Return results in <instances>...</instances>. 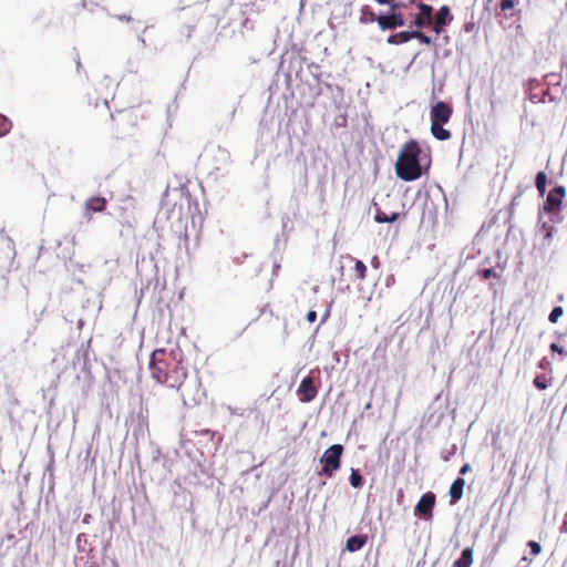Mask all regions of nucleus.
<instances>
[{"instance_id":"nucleus-11","label":"nucleus","mask_w":567,"mask_h":567,"mask_svg":"<svg viewBox=\"0 0 567 567\" xmlns=\"http://www.w3.org/2000/svg\"><path fill=\"white\" fill-rule=\"evenodd\" d=\"M106 204L107 202L104 197H91L85 202L84 208L87 212L101 213L105 210Z\"/></svg>"},{"instance_id":"nucleus-17","label":"nucleus","mask_w":567,"mask_h":567,"mask_svg":"<svg viewBox=\"0 0 567 567\" xmlns=\"http://www.w3.org/2000/svg\"><path fill=\"white\" fill-rule=\"evenodd\" d=\"M377 23L379 28L383 31L395 29L390 12L388 14H380L378 17Z\"/></svg>"},{"instance_id":"nucleus-13","label":"nucleus","mask_w":567,"mask_h":567,"mask_svg":"<svg viewBox=\"0 0 567 567\" xmlns=\"http://www.w3.org/2000/svg\"><path fill=\"white\" fill-rule=\"evenodd\" d=\"M473 564V548L466 547L462 550L461 557L456 559L452 567H471Z\"/></svg>"},{"instance_id":"nucleus-25","label":"nucleus","mask_w":567,"mask_h":567,"mask_svg":"<svg viewBox=\"0 0 567 567\" xmlns=\"http://www.w3.org/2000/svg\"><path fill=\"white\" fill-rule=\"evenodd\" d=\"M564 315V309L560 306L555 307L549 313L548 320L551 323H557L559 318Z\"/></svg>"},{"instance_id":"nucleus-21","label":"nucleus","mask_w":567,"mask_h":567,"mask_svg":"<svg viewBox=\"0 0 567 567\" xmlns=\"http://www.w3.org/2000/svg\"><path fill=\"white\" fill-rule=\"evenodd\" d=\"M350 484L354 488H359L363 484V477L359 473L358 470L351 468L350 477H349Z\"/></svg>"},{"instance_id":"nucleus-28","label":"nucleus","mask_w":567,"mask_h":567,"mask_svg":"<svg viewBox=\"0 0 567 567\" xmlns=\"http://www.w3.org/2000/svg\"><path fill=\"white\" fill-rule=\"evenodd\" d=\"M528 547L530 548V553L534 556L539 555L542 551V546L537 542H534V540L528 542Z\"/></svg>"},{"instance_id":"nucleus-34","label":"nucleus","mask_w":567,"mask_h":567,"mask_svg":"<svg viewBox=\"0 0 567 567\" xmlns=\"http://www.w3.org/2000/svg\"><path fill=\"white\" fill-rule=\"evenodd\" d=\"M372 266L375 268L379 267V258L377 256H374L372 259Z\"/></svg>"},{"instance_id":"nucleus-23","label":"nucleus","mask_w":567,"mask_h":567,"mask_svg":"<svg viewBox=\"0 0 567 567\" xmlns=\"http://www.w3.org/2000/svg\"><path fill=\"white\" fill-rule=\"evenodd\" d=\"M11 130V122L9 118L2 114H0V137L4 136Z\"/></svg>"},{"instance_id":"nucleus-26","label":"nucleus","mask_w":567,"mask_h":567,"mask_svg":"<svg viewBox=\"0 0 567 567\" xmlns=\"http://www.w3.org/2000/svg\"><path fill=\"white\" fill-rule=\"evenodd\" d=\"M533 383L539 390H545L548 386V382H547L546 378L543 375H537L534 379Z\"/></svg>"},{"instance_id":"nucleus-15","label":"nucleus","mask_w":567,"mask_h":567,"mask_svg":"<svg viewBox=\"0 0 567 567\" xmlns=\"http://www.w3.org/2000/svg\"><path fill=\"white\" fill-rule=\"evenodd\" d=\"M412 40V30L411 31H401L388 37L386 42L389 44H401Z\"/></svg>"},{"instance_id":"nucleus-1","label":"nucleus","mask_w":567,"mask_h":567,"mask_svg":"<svg viewBox=\"0 0 567 567\" xmlns=\"http://www.w3.org/2000/svg\"><path fill=\"white\" fill-rule=\"evenodd\" d=\"M148 368L153 380L176 390L181 389L188 375L181 352L165 349L153 351Z\"/></svg>"},{"instance_id":"nucleus-7","label":"nucleus","mask_w":567,"mask_h":567,"mask_svg":"<svg viewBox=\"0 0 567 567\" xmlns=\"http://www.w3.org/2000/svg\"><path fill=\"white\" fill-rule=\"evenodd\" d=\"M453 114V109L450 104L439 101L431 109V122L447 123Z\"/></svg>"},{"instance_id":"nucleus-14","label":"nucleus","mask_w":567,"mask_h":567,"mask_svg":"<svg viewBox=\"0 0 567 567\" xmlns=\"http://www.w3.org/2000/svg\"><path fill=\"white\" fill-rule=\"evenodd\" d=\"M431 133L439 141H446L451 138V132L443 127V123L431 122Z\"/></svg>"},{"instance_id":"nucleus-29","label":"nucleus","mask_w":567,"mask_h":567,"mask_svg":"<svg viewBox=\"0 0 567 567\" xmlns=\"http://www.w3.org/2000/svg\"><path fill=\"white\" fill-rule=\"evenodd\" d=\"M549 348L553 352L558 353L563 358H565L567 355V351L563 347L558 346L557 343H551Z\"/></svg>"},{"instance_id":"nucleus-2","label":"nucleus","mask_w":567,"mask_h":567,"mask_svg":"<svg viewBox=\"0 0 567 567\" xmlns=\"http://www.w3.org/2000/svg\"><path fill=\"white\" fill-rule=\"evenodd\" d=\"M421 152L422 150L415 140H410L402 145L395 163V173L400 179L412 182L422 176Z\"/></svg>"},{"instance_id":"nucleus-27","label":"nucleus","mask_w":567,"mask_h":567,"mask_svg":"<svg viewBox=\"0 0 567 567\" xmlns=\"http://www.w3.org/2000/svg\"><path fill=\"white\" fill-rule=\"evenodd\" d=\"M481 276L483 279H489L492 277L499 278V276L496 274V271L493 268H486L481 271Z\"/></svg>"},{"instance_id":"nucleus-36","label":"nucleus","mask_w":567,"mask_h":567,"mask_svg":"<svg viewBox=\"0 0 567 567\" xmlns=\"http://www.w3.org/2000/svg\"><path fill=\"white\" fill-rule=\"evenodd\" d=\"M545 237L548 238V239L551 237V229L550 228L547 230Z\"/></svg>"},{"instance_id":"nucleus-12","label":"nucleus","mask_w":567,"mask_h":567,"mask_svg":"<svg viewBox=\"0 0 567 567\" xmlns=\"http://www.w3.org/2000/svg\"><path fill=\"white\" fill-rule=\"evenodd\" d=\"M367 540H368L367 535L351 536L350 538H348L346 547L351 553L358 551L367 544Z\"/></svg>"},{"instance_id":"nucleus-37","label":"nucleus","mask_w":567,"mask_h":567,"mask_svg":"<svg viewBox=\"0 0 567 567\" xmlns=\"http://www.w3.org/2000/svg\"><path fill=\"white\" fill-rule=\"evenodd\" d=\"M120 20H126V21H130V18L128 17H120Z\"/></svg>"},{"instance_id":"nucleus-8","label":"nucleus","mask_w":567,"mask_h":567,"mask_svg":"<svg viewBox=\"0 0 567 567\" xmlns=\"http://www.w3.org/2000/svg\"><path fill=\"white\" fill-rule=\"evenodd\" d=\"M297 393L301 402L307 403L312 401L318 394V390L313 384V379L311 377L305 378L301 381Z\"/></svg>"},{"instance_id":"nucleus-22","label":"nucleus","mask_w":567,"mask_h":567,"mask_svg":"<svg viewBox=\"0 0 567 567\" xmlns=\"http://www.w3.org/2000/svg\"><path fill=\"white\" fill-rule=\"evenodd\" d=\"M390 14L392 17L395 29L404 27L406 24V21L402 12L390 11Z\"/></svg>"},{"instance_id":"nucleus-4","label":"nucleus","mask_w":567,"mask_h":567,"mask_svg":"<svg viewBox=\"0 0 567 567\" xmlns=\"http://www.w3.org/2000/svg\"><path fill=\"white\" fill-rule=\"evenodd\" d=\"M420 12L414 16L410 27H415L416 30L429 27L433 21V7L423 2L416 4Z\"/></svg>"},{"instance_id":"nucleus-9","label":"nucleus","mask_w":567,"mask_h":567,"mask_svg":"<svg viewBox=\"0 0 567 567\" xmlns=\"http://www.w3.org/2000/svg\"><path fill=\"white\" fill-rule=\"evenodd\" d=\"M453 20V16L451 13V10L449 6H442L435 17L433 22V31L436 34H440L443 31V28L449 24Z\"/></svg>"},{"instance_id":"nucleus-18","label":"nucleus","mask_w":567,"mask_h":567,"mask_svg":"<svg viewBox=\"0 0 567 567\" xmlns=\"http://www.w3.org/2000/svg\"><path fill=\"white\" fill-rule=\"evenodd\" d=\"M400 217V214L399 213H393L392 215H386L385 213H383L382 210L378 209L375 216H374V220L377 223H393L395 220H398Z\"/></svg>"},{"instance_id":"nucleus-5","label":"nucleus","mask_w":567,"mask_h":567,"mask_svg":"<svg viewBox=\"0 0 567 567\" xmlns=\"http://www.w3.org/2000/svg\"><path fill=\"white\" fill-rule=\"evenodd\" d=\"M565 196H566L565 186L559 185V186L554 187L549 192V194L546 198V202L544 204V210L546 213L559 210Z\"/></svg>"},{"instance_id":"nucleus-3","label":"nucleus","mask_w":567,"mask_h":567,"mask_svg":"<svg viewBox=\"0 0 567 567\" xmlns=\"http://www.w3.org/2000/svg\"><path fill=\"white\" fill-rule=\"evenodd\" d=\"M343 451L344 449L341 444H333L328 447L321 456L320 462L322 463V467L319 474L329 478L332 477L333 473L341 467V457Z\"/></svg>"},{"instance_id":"nucleus-10","label":"nucleus","mask_w":567,"mask_h":567,"mask_svg":"<svg viewBox=\"0 0 567 567\" xmlns=\"http://www.w3.org/2000/svg\"><path fill=\"white\" fill-rule=\"evenodd\" d=\"M464 486H465V481L461 477L454 480V482L451 484L449 494H450L452 504L458 502L462 498Z\"/></svg>"},{"instance_id":"nucleus-35","label":"nucleus","mask_w":567,"mask_h":567,"mask_svg":"<svg viewBox=\"0 0 567 567\" xmlns=\"http://www.w3.org/2000/svg\"><path fill=\"white\" fill-rule=\"evenodd\" d=\"M379 4H390L392 0H374Z\"/></svg>"},{"instance_id":"nucleus-30","label":"nucleus","mask_w":567,"mask_h":567,"mask_svg":"<svg viewBox=\"0 0 567 567\" xmlns=\"http://www.w3.org/2000/svg\"><path fill=\"white\" fill-rule=\"evenodd\" d=\"M515 6L514 0H502L499 8L502 11H507L509 9H513Z\"/></svg>"},{"instance_id":"nucleus-31","label":"nucleus","mask_w":567,"mask_h":567,"mask_svg":"<svg viewBox=\"0 0 567 567\" xmlns=\"http://www.w3.org/2000/svg\"><path fill=\"white\" fill-rule=\"evenodd\" d=\"M402 8H405V4L403 2H395L394 0H392L390 3V11L401 12Z\"/></svg>"},{"instance_id":"nucleus-20","label":"nucleus","mask_w":567,"mask_h":567,"mask_svg":"<svg viewBox=\"0 0 567 567\" xmlns=\"http://www.w3.org/2000/svg\"><path fill=\"white\" fill-rule=\"evenodd\" d=\"M351 259L355 261L354 271H355L357 279L363 280L367 277V266L361 260H357L352 257H351Z\"/></svg>"},{"instance_id":"nucleus-16","label":"nucleus","mask_w":567,"mask_h":567,"mask_svg":"<svg viewBox=\"0 0 567 567\" xmlns=\"http://www.w3.org/2000/svg\"><path fill=\"white\" fill-rule=\"evenodd\" d=\"M378 17L369 6H363L361 8V17L359 19L360 23H369L377 22Z\"/></svg>"},{"instance_id":"nucleus-19","label":"nucleus","mask_w":567,"mask_h":567,"mask_svg":"<svg viewBox=\"0 0 567 567\" xmlns=\"http://www.w3.org/2000/svg\"><path fill=\"white\" fill-rule=\"evenodd\" d=\"M546 183L547 176L544 172H539L536 175L535 185L540 195H544L546 192Z\"/></svg>"},{"instance_id":"nucleus-24","label":"nucleus","mask_w":567,"mask_h":567,"mask_svg":"<svg viewBox=\"0 0 567 567\" xmlns=\"http://www.w3.org/2000/svg\"><path fill=\"white\" fill-rule=\"evenodd\" d=\"M412 39H417L425 45H429L432 42L431 38L423 33L421 30H412Z\"/></svg>"},{"instance_id":"nucleus-33","label":"nucleus","mask_w":567,"mask_h":567,"mask_svg":"<svg viewBox=\"0 0 567 567\" xmlns=\"http://www.w3.org/2000/svg\"><path fill=\"white\" fill-rule=\"evenodd\" d=\"M471 471V465L468 463L464 464L461 470H460V474L462 475H465L467 474L468 472Z\"/></svg>"},{"instance_id":"nucleus-6","label":"nucleus","mask_w":567,"mask_h":567,"mask_svg":"<svg viewBox=\"0 0 567 567\" xmlns=\"http://www.w3.org/2000/svg\"><path fill=\"white\" fill-rule=\"evenodd\" d=\"M435 495L432 492L423 494L415 505L414 513L424 518H431L435 505Z\"/></svg>"},{"instance_id":"nucleus-32","label":"nucleus","mask_w":567,"mask_h":567,"mask_svg":"<svg viewBox=\"0 0 567 567\" xmlns=\"http://www.w3.org/2000/svg\"><path fill=\"white\" fill-rule=\"evenodd\" d=\"M317 319V312L315 310H311L307 313V320L310 322V323H313Z\"/></svg>"}]
</instances>
